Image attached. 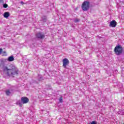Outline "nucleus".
<instances>
[{"mask_svg": "<svg viewBox=\"0 0 124 124\" xmlns=\"http://www.w3.org/2000/svg\"><path fill=\"white\" fill-rule=\"evenodd\" d=\"M80 20H79V19H75V20H74V22H75V23H78V22H79Z\"/></svg>", "mask_w": 124, "mask_h": 124, "instance_id": "obj_17", "label": "nucleus"}, {"mask_svg": "<svg viewBox=\"0 0 124 124\" xmlns=\"http://www.w3.org/2000/svg\"><path fill=\"white\" fill-rule=\"evenodd\" d=\"M7 61L8 62H13V61H14V57H13V56L9 57L8 58Z\"/></svg>", "mask_w": 124, "mask_h": 124, "instance_id": "obj_9", "label": "nucleus"}, {"mask_svg": "<svg viewBox=\"0 0 124 124\" xmlns=\"http://www.w3.org/2000/svg\"><path fill=\"white\" fill-rule=\"evenodd\" d=\"M3 7L4 8H7V7H8V5H7L6 3H4L3 4Z\"/></svg>", "mask_w": 124, "mask_h": 124, "instance_id": "obj_15", "label": "nucleus"}, {"mask_svg": "<svg viewBox=\"0 0 124 124\" xmlns=\"http://www.w3.org/2000/svg\"><path fill=\"white\" fill-rule=\"evenodd\" d=\"M5 93L7 96H9L10 94H11V92H10V90H7L5 91Z\"/></svg>", "mask_w": 124, "mask_h": 124, "instance_id": "obj_10", "label": "nucleus"}, {"mask_svg": "<svg viewBox=\"0 0 124 124\" xmlns=\"http://www.w3.org/2000/svg\"><path fill=\"white\" fill-rule=\"evenodd\" d=\"M2 48H0V55L1 54V53H2Z\"/></svg>", "mask_w": 124, "mask_h": 124, "instance_id": "obj_20", "label": "nucleus"}, {"mask_svg": "<svg viewBox=\"0 0 124 124\" xmlns=\"http://www.w3.org/2000/svg\"><path fill=\"white\" fill-rule=\"evenodd\" d=\"M81 8L83 11H88L90 9V2L88 0L84 1L81 5Z\"/></svg>", "mask_w": 124, "mask_h": 124, "instance_id": "obj_2", "label": "nucleus"}, {"mask_svg": "<svg viewBox=\"0 0 124 124\" xmlns=\"http://www.w3.org/2000/svg\"><path fill=\"white\" fill-rule=\"evenodd\" d=\"M21 101L23 104L28 103V102H29V98H28L27 97H22L21 98Z\"/></svg>", "mask_w": 124, "mask_h": 124, "instance_id": "obj_6", "label": "nucleus"}, {"mask_svg": "<svg viewBox=\"0 0 124 124\" xmlns=\"http://www.w3.org/2000/svg\"><path fill=\"white\" fill-rule=\"evenodd\" d=\"M36 37L38 39H43L45 38V35L41 32H39L36 34Z\"/></svg>", "mask_w": 124, "mask_h": 124, "instance_id": "obj_4", "label": "nucleus"}, {"mask_svg": "<svg viewBox=\"0 0 124 124\" xmlns=\"http://www.w3.org/2000/svg\"><path fill=\"white\" fill-rule=\"evenodd\" d=\"M3 16L4 17V18H8L9 16V12H5L4 13Z\"/></svg>", "mask_w": 124, "mask_h": 124, "instance_id": "obj_11", "label": "nucleus"}, {"mask_svg": "<svg viewBox=\"0 0 124 124\" xmlns=\"http://www.w3.org/2000/svg\"><path fill=\"white\" fill-rule=\"evenodd\" d=\"M4 54H6V52H5V51H3V52Z\"/></svg>", "mask_w": 124, "mask_h": 124, "instance_id": "obj_22", "label": "nucleus"}, {"mask_svg": "<svg viewBox=\"0 0 124 124\" xmlns=\"http://www.w3.org/2000/svg\"><path fill=\"white\" fill-rule=\"evenodd\" d=\"M59 101H60V102H61V103H62V96L60 98Z\"/></svg>", "mask_w": 124, "mask_h": 124, "instance_id": "obj_16", "label": "nucleus"}, {"mask_svg": "<svg viewBox=\"0 0 124 124\" xmlns=\"http://www.w3.org/2000/svg\"><path fill=\"white\" fill-rule=\"evenodd\" d=\"M118 114L119 115H124V110H120L118 111Z\"/></svg>", "mask_w": 124, "mask_h": 124, "instance_id": "obj_14", "label": "nucleus"}, {"mask_svg": "<svg viewBox=\"0 0 124 124\" xmlns=\"http://www.w3.org/2000/svg\"><path fill=\"white\" fill-rule=\"evenodd\" d=\"M0 2L1 3H4V0H0Z\"/></svg>", "mask_w": 124, "mask_h": 124, "instance_id": "obj_19", "label": "nucleus"}, {"mask_svg": "<svg viewBox=\"0 0 124 124\" xmlns=\"http://www.w3.org/2000/svg\"><path fill=\"white\" fill-rule=\"evenodd\" d=\"M62 66L64 67V68H66V65L69 64V61L67 58H65L62 60Z\"/></svg>", "mask_w": 124, "mask_h": 124, "instance_id": "obj_5", "label": "nucleus"}, {"mask_svg": "<svg viewBox=\"0 0 124 124\" xmlns=\"http://www.w3.org/2000/svg\"><path fill=\"white\" fill-rule=\"evenodd\" d=\"M114 52L117 56H120L123 53V47L121 45L116 46L114 48Z\"/></svg>", "mask_w": 124, "mask_h": 124, "instance_id": "obj_3", "label": "nucleus"}, {"mask_svg": "<svg viewBox=\"0 0 124 124\" xmlns=\"http://www.w3.org/2000/svg\"><path fill=\"white\" fill-rule=\"evenodd\" d=\"M91 124H96V121H92L91 123Z\"/></svg>", "mask_w": 124, "mask_h": 124, "instance_id": "obj_18", "label": "nucleus"}, {"mask_svg": "<svg viewBox=\"0 0 124 124\" xmlns=\"http://www.w3.org/2000/svg\"><path fill=\"white\" fill-rule=\"evenodd\" d=\"M0 69H3V71H8L7 74L8 76H11V77H14V75H17L19 72L15 66L10 64L6 66L3 62L0 63Z\"/></svg>", "mask_w": 124, "mask_h": 124, "instance_id": "obj_1", "label": "nucleus"}, {"mask_svg": "<svg viewBox=\"0 0 124 124\" xmlns=\"http://www.w3.org/2000/svg\"><path fill=\"white\" fill-rule=\"evenodd\" d=\"M117 26V22L115 20H112L110 22L109 27L111 28H115Z\"/></svg>", "mask_w": 124, "mask_h": 124, "instance_id": "obj_7", "label": "nucleus"}, {"mask_svg": "<svg viewBox=\"0 0 124 124\" xmlns=\"http://www.w3.org/2000/svg\"><path fill=\"white\" fill-rule=\"evenodd\" d=\"M20 3L21 4H22V5H23V4H25V3L23 1H20Z\"/></svg>", "mask_w": 124, "mask_h": 124, "instance_id": "obj_21", "label": "nucleus"}, {"mask_svg": "<svg viewBox=\"0 0 124 124\" xmlns=\"http://www.w3.org/2000/svg\"><path fill=\"white\" fill-rule=\"evenodd\" d=\"M38 81H42L43 80H44V79L43 78L41 75H39L38 76Z\"/></svg>", "mask_w": 124, "mask_h": 124, "instance_id": "obj_12", "label": "nucleus"}, {"mask_svg": "<svg viewBox=\"0 0 124 124\" xmlns=\"http://www.w3.org/2000/svg\"><path fill=\"white\" fill-rule=\"evenodd\" d=\"M42 20L43 21V22H46L47 21V16H43L42 17Z\"/></svg>", "mask_w": 124, "mask_h": 124, "instance_id": "obj_13", "label": "nucleus"}, {"mask_svg": "<svg viewBox=\"0 0 124 124\" xmlns=\"http://www.w3.org/2000/svg\"><path fill=\"white\" fill-rule=\"evenodd\" d=\"M16 105H19L20 107L23 106V102L21 100H18L16 103Z\"/></svg>", "mask_w": 124, "mask_h": 124, "instance_id": "obj_8", "label": "nucleus"}]
</instances>
